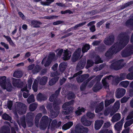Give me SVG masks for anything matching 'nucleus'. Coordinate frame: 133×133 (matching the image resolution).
I'll use <instances>...</instances> for the list:
<instances>
[{
	"label": "nucleus",
	"mask_w": 133,
	"mask_h": 133,
	"mask_svg": "<svg viewBox=\"0 0 133 133\" xmlns=\"http://www.w3.org/2000/svg\"><path fill=\"white\" fill-rule=\"evenodd\" d=\"M129 41V38L125 39L124 37H121L119 43H118L114 45L106 53L105 56L109 57L120 51L128 43Z\"/></svg>",
	"instance_id": "f257e3e1"
},
{
	"label": "nucleus",
	"mask_w": 133,
	"mask_h": 133,
	"mask_svg": "<svg viewBox=\"0 0 133 133\" xmlns=\"http://www.w3.org/2000/svg\"><path fill=\"white\" fill-rule=\"evenodd\" d=\"M6 77L5 76L0 77V85L4 89H6L7 91H10L12 89V86L10 83H6Z\"/></svg>",
	"instance_id": "f03ea898"
},
{
	"label": "nucleus",
	"mask_w": 133,
	"mask_h": 133,
	"mask_svg": "<svg viewBox=\"0 0 133 133\" xmlns=\"http://www.w3.org/2000/svg\"><path fill=\"white\" fill-rule=\"evenodd\" d=\"M55 56V54L52 53L50 54L48 58L46 57L44 58L41 62L42 64H44L45 67L48 66L50 64L52 60H53Z\"/></svg>",
	"instance_id": "7ed1b4c3"
},
{
	"label": "nucleus",
	"mask_w": 133,
	"mask_h": 133,
	"mask_svg": "<svg viewBox=\"0 0 133 133\" xmlns=\"http://www.w3.org/2000/svg\"><path fill=\"white\" fill-rule=\"evenodd\" d=\"M74 103L73 101H72L69 102H66L63 104L62 106V108L64 109L63 111L64 114L66 115L69 114L72 110H69V106L72 105Z\"/></svg>",
	"instance_id": "20e7f679"
},
{
	"label": "nucleus",
	"mask_w": 133,
	"mask_h": 133,
	"mask_svg": "<svg viewBox=\"0 0 133 133\" xmlns=\"http://www.w3.org/2000/svg\"><path fill=\"white\" fill-rule=\"evenodd\" d=\"M17 109L19 114H23L26 112V107L25 104L19 103L17 106Z\"/></svg>",
	"instance_id": "39448f33"
},
{
	"label": "nucleus",
	"mask_w": 133,
	"mask_h": 133,
	"mask_svg": "<svg viewBox=\"0 0 133 133\" xmlns=\"http://www.w3.org/2000/svg\"><path fill=\"white\" fill-rule=\"evenodd\" d=\"M111 125L110 122H107L104 124V125L102 129L98 133H113L111 130H108L106 129L109 127Z\"/></svg>",
	"instance_id": "423d86ee"
},
{
	"label": "nucleus",
	"mask_w": 133,
	"mask_h": 133,
	"mask_svg": "<svg viewBox=\"0 0 133 133\" xmlns=\"http://www.w3.org/2000/svg\"><path fill=\"white\" fill-rule=\"evenodd\" d=\"M133 50V47L130 46L128 48L124 50L122 52V55L123 57H126L133 54L132 52Z\"/></svg>",
	"instance_id": "0eeeda50"
},
{
	"label": "nucleus",
	"mask_w": 133,
	"mask_h": 133,
	"mask_svg": "<svg viewBox=\"0 0 133 133\" xmlns=\"http://www.w3.org/2000/svg\"><path fill=\"white\" fill-rule=\"evenodd\" d=\"M42 120L43 123H42L41 125L40 128L42 130H44L46 128L48 125V121L49 119L48 116H45L43 117Z\"/></svg>",
	"instance_id": "6e6552de"
},
{
	"label": "nucleus",
	"mask_w": 133,
	"mask_h": 133,
	"mask_svg": "<svg viewBox=\"0 0 133 133\" xmlns=\"http://www.w3.org/2000/svg\"><path fill=\"white\" fill-rule=\"evenodd\" d=\"M81 49L78 48L74 53L72 58V60L73 62H75L80 58Z\"/></svg>",
	"instance_id": "1a4fd4ad"
},
{
	"label": "nucleus",
	"mask_w": 133,
	"mask_h": 133,
	"mask_svg": "<svg viewBox=\"0 0 133 133\" xmlns=\"http://www.w3.org/2000/svg\"><path fill=\"white\" fill-rule=\"evenodd\" d=\"M125 92L126 90L124 89H119L116 92V97L117 98H120L124 95Z\"/></svg>",
	"instance_id": "9d476101"
},
{
	"label": "nucleus",
	"mask_w": 133,
	"mask_h": 133,
	"mask_svg": "<svg viewBox=\"0 0 133 133\" xmlns=\"http://www.w3.org/2000/svg\"><path fill=\"white\" fill-rule=\"evenodd\" d=\"M114 37L112 36H109L106 37L104 40V43L106 45H111L113 42Z\"/></svg>",
	"instance_id": "9b49d317"
},
{
	"label": "nucleus",
	"mask_w": 133,
	"mask_h": 133,
	"mask_svg": "<svg viewBox=\"0 0 133 133\" xmlns=\"http://www.w3.org/2000/svg\"><path fill=\"white\" fill-rule=\"evenodd\" d=\"M124 121V118H123L120 121L118 122L115 124L114 126V127L116 130L119 131L122 130Z\"/></svg>",
	"instance_id": "f8f14e48"
},
{
	"label": "nucleus",
	"mask_w": 133,
	"mask_h": 133,
	"mask_svg": "<svg viewBox=\"0 0 133 133\" xmlns=\"http://www.w3.org/2000/svg\"><path fill=\"white\" fill-rule=\"evenodd\" d=\"M112 78V77L110 76L106 77L102 80V83L105 88L108 90L109 89V84L107 82L109 80Z\"/></svg>",
	"instance_id": "ddd939ff"
},
{
	"label": "nucleus",
	"mask_w": 133,
	"mask_h": 133,
	"mask_svg": "<svg viewBox=\"0 0 133 133\" xmlns=\"http://www.w3.org/2000/svg\"><path fill=\"white\" fill-rule=\"evenodd\" d=\"M64 54L63 58L64 60H66L69 59L71 56V52L68 51L67 49L64 50Z\"/></svg>",
	"instance_id": "4468645a"
},
{
	"label": "nucleus",
	"mask_w": 133,
	"mask_h": 133,
	"mask_svg": "<svg viewBox=\"0 0 133 133\" xmlns=\"http://www.w3.org/2000/svg\"><path fill=\"white\" fill-rule=\"evenodd\" d=\"M33 78H30L28 81V83L27 87L23 88L21 90L22 91H25L28 92V90L31 89V85L32 82Z\"/></svg>",
	"instance_id": "2eb2a0df"
},
{
	"label": "nucleus",
	"mask_w": 133,
	"mask_h": 133,
	"mask_svg": "<svg viewBox=\"0 0 133 133\" xmlns=\"http://www.w3.org/2000/svg\"><path fill=\"white\" fill-rule=\"evenodd\" d=\"M103 121L102 120H97L95 121V128L96 130H99L101 127L103 123Z\"/></svg>",
	"instance_id": "dca6fc26"
},
{
	"label": "nucleus",
	"mask_w": 133,
	"mask_h": 133,
	"mask_svg": "<svg viewBox=\"0 0 133 133\" xmlns=\"http://www.w3.org/2000/svg\"><path fill=\"white\" fill-rule=\"evenodd\" d=\"M13 85L15 87H21V82L19 79L14 78L12 82Z\"/></svg>",
	"instance_id": "f3484780"
},
{
	"label": "nucleus",
	"mask_w": 133,
	"mask_h": 133,
	"mask_svg": "<svg viewBox=\"0 0 133 133\" xmlns=\"http://www.w3.org/2000/svg\"><path fill=\"white\" fill-rule=\"evenodd\" d=\"M123 62V60H121L116 62L115 63L113 64H112V65H114L115 64H116V66L118 67L117 68H115V69L117 70L121 69L124 65Z\"/></svg>",
	"instance_id": "a211bd4d"
},
{
	"label": "nucleus",
	"mask_w": 133,
	"mask_h": 133,
	"mask_svg": "<svg viewBox=\"0 0 133 133\" xmlns=\"http://www.w3.org/2000/svg\"><path fill=\"white\" fill-rule=\"evenodd\" d=\"M121 115L119 113H117L115 114L112 117L111 119V121L114 123L118 121L121 118Z\"/></svg>",
	"instance_id": "6ab92c4d"
},
{
	"label": "nucleus",
	"mask_w": 133,
	"mask_h": 133,
	"mask_svg": "<svg viewBox=\"0 0 133 133\" xmlns=\"http://www.w3.org/2000/svg\"><path fill=\"white\" fill-rule=\"evenodd\" d=\"M81 121L83 125L86 126H90L91 124V122L90 121H87L86 119L84 116L81 118Z\"/></svg>",
	"instance_id": "aec40b11"
},
{
	"label": "nucleus",
	"mask_w": 133,
	"mask_h": 133,
	"mask_svg": "<svg viewBox=\"0 0 133 133\" xmlns=\"http://www.w3.org/2000/svg\"><path fill=\"white\" fill-rule=\"evenodd\" d=\"M72 122H69L64 124L62 127V128L64 130H66L70 128L73 125Z\"/></svg>",
	"instance_id": "412c9836"
},
{
	"label": "nucleus",
	"mask_w": 133,
	"mask_h": 133,
	"mask_svg": "<svg viewBox=\"0 0 133 133\" xmlns=\"http://www.w3.org/2000/svg\"><path fill=\"white\" fill-rule=\"evenodd\" d=\"M57 108V110L55 111V112L51 111V116L52 118H55L57 116L59 113V107L57 106L56 107Z\"/></svg>",
	"instance_id": "4be33fe9"
},
{
	"label": "nucleus",
	"mask_w": 133,
	"mask_h": 133,
	"mask_svg": "<svg viewBox=\"0 0 133 133\" xmlns=\"http://www.w3.org/2000/svg\"><path fill=\"white\" fill-rule=\"evenodd\" d=\"M23 72L21 70L16 71L14 73L13 76L15 77L20 78L22 77Z\"/></svg>",
	"instance_id": "5701e85b"
},
{
	"label": "nucleus",
	"mask_w": 133,
	"mask_h": 133,
	"mask_svg": "<svg viewBox=\"0 0 133 133\" xmlns=\"http://www.w3.org/2000/svg\"><path fill=\"white\" fill-rule=\"evenodd\" d=\"M103 102H101L99 105L96 108L95 112L96 113H98L101 111L103 109Z\"/></svg>",
	"instance_id": "b1692460"
},
{
	"label": "nucleus",
	"mask_w": 133,
	"mask_h": 133,
	"mask_svg": "<svg viewBox=\"0 0 133 133\" xmlns=\"http://www.w3.org/2000/svg\"><path fill=\"white\" fill-rule=\"evenodd\" d=\"M89 77V75L88 74H86L83 75L82 76H79V78H77V80L78 82H82L84 79H85Z\"/></svg>",
	"instance_id": "393cba45"
},
{
	"label": "nucleus",
	"mask_w": 133,
	"mask_h": 133,
	"mask_svg": "<svg viewBox=\"0 0 133 133\" xmlns=\"http://www.w3.org/2000/svg\"><path fill=\"white\" fill-rule=\"evenodd\" d=\"M66 66V63L65 62H63L61 63L59 65V68L60 70L62 72L64 71Z\"/></svg>",
	"instance_id": "a878e982"
},
{
	"label": "nucleus",
	"mask_w": 133,
	"mask_h": 133,
	"mask_svg": "<svg viewBox=\"0 0 133 133\" xmlns=\"http://www.w3.org/2000/svg\"><path fill=\"white\" fill-rule=\"evenodd\" d=\"M48 80V78L47 77H44L41 78L40 82V84L41 85H45Z\"/></svg>",
	"instance_id": "bb28decb"
},
{
	"label": "nucleus",
	"mask_w": 133,
	"mask_h": 133,
	"mask_svg": "<svg viewBox=\"0 0 133 133\" xmlns=\"http://www.w3.org/2000/svg\"><path fill=\"white\" fill-rule=\"evenodd\" d=\"M3 36L6 39V40L8 41L10 45L14 46V43L9 36H6L5 35H4Z\"/></svg>",
	"instance_id": "cd10ccee"
},
{
	"label": "nucleus",
	"mask_w": 133,
	"mask_h": 133,
	"mask_svg": "<svg viewBox=\"0 0 133 133\" xmlns=\"http://www.w3.org/2000/svg\"><path fill=\"white\" fill-rule=\"evenodd\" d=\"M58 77H56L51 79L49 82V85H53L56 83L57 81H58Z\"/></svg>",
	"instance_id": "c85d7f7f"
},
{
	"label": "nucleus",
	"mask_w": 133,
	"mask_h": 133,
	"mask_svg": "<svg viewBox=\"0 0 133 133\" xmlns=\"http://www.w3.org/2000/svg\"><path fill=\"white\" fill-rule=\"evenodd\" d=\"M60 89L57 90L55 92V95H51L49 98V100L50 101H53L54 99L55 98L58 94L59 92Z\"/></svg>",
	"instance_id": "c756f323"
},
{
	"label": "nucleus",
	"mask_w": 133,
	"mask_h": 133,
	"mask_svg": "<svg viewBox=\"0 0 133 133\" xmlns=\"http://www.w3.org/2000/svg\"><path fill=\"white\" fill-rule=\"evenodd\" d=\"M90 48V46L88 44L85 45L82 49V51L83 53L86 52Z\"/></svg>",
	"instance_id": "7c9ffc66"
},
{
	"label": "nucleus",
	"mask_w": 133,
	"mask_h": 133,
	"mask_svg": "<svg viewBox=\"0 0 133 133\" xmlns=\"http://www.w3.org/2000/svg\"><path fill=\"white\" fill-rule=\"evenodd\" d=\"M115 101L114 99H111L110 100H106L105 101V105L106 107H107L110 104L114 102Z\"/></svg>",
	"instance_id": "2f4dec72"
},
{
	"label": "nucleus",
	"mask_w": 133,
	"mask_h": 133,
	"mask_svg": "<svg viewBox=\"0 0 133 133\" xmlns=\"http://www.w3.org/2000/svg\"><path fill=\"white\" fill-rule=\"evenodd\" d=\"M31 24L35 27H38L39 25L41 24V23L38 21H34L32 22Z\"/></svg>",
	"instance_id": "473e14b6"
},
{
	"label": "nucleus",
	"mask_w": 133,
	"mask_h": 133,
	"mask_svg": "<svg viewBox=\"0 0 133 133\" xmlns=\"http://www.w3.org/2000/svg\"><path fill=\"white\" fill-rule=\"evenodd\" d=\"M38 83V81L35 80L34 81L32 86V89L35 92L37 90V83Z\"/></svg>",
	"instance_id": "72a5a7b5"
},
{
	"label": "nucleus",
	"mask_w": 133,
	"mask_h": 133,
	"mask_svg": "<svg viewBox=\"0 0 133 133\" xmlns=\"http://www.w3.org/2000/svg\"><path fill=\"white\" fill-rule=\"evenodd\" d=\"M133 123V119L127 121L125 123L124 127L125 128L130 126Z\"/></svg>",
	"instance_id": "f704fd0d"
},
{
	"label": "nucleus",
	"mask_w": 133,
	"mask_h": 133,
	"mask_svg": "<svg viewBox=\"0 0 133 133\" xmlns=\"http://www.w3.org/2000/svg\"><path fill=\"white\" fill-rule=\"evenodd\" d=\"M85 63L86 62L85 61H84L82 62H80L78 63L77 65V68L79 67L80 69H82L84 66Z\"/></svg>",
	"instance_id": "c9c22d12"
},
{
	"label": "nucleus",
	"mask_w": 133,
	"mask_h": 133,
	"mask_svg": "<svg viewBox=\"0 0 133 133\" xmlns=\"http://www.w3.org/2000/svg\"><path fill=\"white\" fill-rule=\"evenodd\" d=\"M37 105L36 103H33L31 104L29 107V109L31 111L34 110L37 107Z\"/></svg>",
	"instance_id": "e433bc0d"
},
{
	"label": "nucleus",
	"mask_w": 133,
	"mask_h": 133,
	"mask_svg": "<svg viewBox=\"0 0 133 133\" xmlns=\"http://www.w3.org/2000/svg\"><path fill=\"white\" fill-rule=\"evenodd\" d=\"M47 2H41V4L44 5H48L49 4L51 3L52 2H54V0H46Z\"/></svg>",
	"instance_id": "4c0bfd02"
},
{
	"label": "nucleus",
	"mask_w": 133,
	"mask_h": 133,
	"mask_svg": "<svg viewBox=\"0 0 133 133\" xmlns=\"http://www.w3.org/2000/svg\"><path fill=\"white\" fill-rule=\"evenodd\" d=\"M85 110L83 108H80V107L78 108V110L75 112L76 114L77 115H78L81 114V112H84Z\"/></svg>",
	"instance_id": "58836bf2"
},
{
	"label": "nucleus",
	"mask_w": 133,
	"mask_h": 133,
	"mask_svg": "<svg viewBox=\"0 0 133 133\" xmlns=\"http://www.w3.org/2000/svg\"><path fill=\"white\" fill-rule=\"evenodd\" d=\"M27 101L29 103L33 102L35 101L34 96L33 95H31L27 99Z\"/></svg>",
	"instance_id": "ea45409f"
},
{
	"label": "nucleus",
	"mask_w": 133,
	"mask_h": 133,
	"mask_svg": "<svg viewBox=\"0 0 133 133\" xmlns=\"http://www.w3.org/2000/svg\"><path fill=\"white\" fill-rule=\"evenodd\" d=\"M129 83L128 81H124L121 82L119 84L121 85L124 87H127Z\"/></svg>",
	"instance_id": "a19ab883"
},
{
	"label": "nucleus",
	"mask_w": 133,
	"mask_h": 133,
	"mask_svg": "<svg viewBox=\"0 0 133 133\" xmlns=\"http://www.w3.org/2000/svg\"><path fill=\"white\" fill-rule=\"evenodd\" d=\"M94 64V63L92 61L90 60H88L87 62V65L86 66V68L87 69L89 67L92 66L93 64Z\"/></svg>",
	"instance_id": "79ce46f5"
},
{
	"label": "nucleus",
	"mask_w": 133,
	"mask_h": 133,
	"mask_svg": "<svg viewBox=\"0 0 133 133\" xmlns=\"http://www.w3.org/2000/svg\"><path fill=\"white\" fill-rule=\"evenodd\" d=\"M3 118L5 120H10L11 117L7 114H4L2 116Z\"/></svg>",
	"instance_id": "37998d69"
},
{
	"label": "nucleus",
	"mask_w": 133,
	"mask_h": 133,
	"mask_svg": "<svg viewBox=\"0 0 133 133\" xmlns=\"http://www.w3.org/2000/svg\"><path fill=\"white\" fill-rule=\"evenodd\" d=\"M63 49L58 50L56 51L57 56L58 57H60L63 52Z\"/></svg>",
	"instance_id": "c03bdc74"
},
{
	"label": "nucleus",
	"mask_w": 133,
	"mask_h": 133,
	"mask_svg": "<svg viewBox=\"0 0 133 133\" xmlns=\"http://www.w3.org/2000/svg\"><path fill=\"white\" fill-rule=\"evenodd\" d=\"M37 99L38 100L41 101L44 100L43 96V95L40 93L38 94L37 96Z\"/></svg>",
	"instance_id": "a18cd8bd"
},
{
	"label": "nucleus",
	"mask_w": 133,
	"mask_h": 133,
	"mask_svg": "<svg viewBox=\"0 0 133 133\" xmlns=\"http://www.w3.org/2000/svg\"><path fill=\"white\" fill-rule=\"evenodd\" d=\"M42 116V114L41 113L38 114L36 116L35 119V122L36 124L37 123H38L39 119Z\"/></svg>",
	"instance_id": "49530a36"
},
{
	"label": "nucleus",
	"mask_w": 133,
	"mask_h": 133,
	"mask_svg": "<svg viewBox=\"0 0 133 133\" xmlns=\"http://www.w3.org/2000/svg\"><path fill=\"white\" fill-rule=\"evenodd\" d=\"M114 107L116 110H117L119 108L120 103L119 101H117L114 104Z\"/></svg>",
	"instance_id": "de8ad7c7"
},
{
	"label": "nucleus",
	"mask_w": 133,
	"mask_h": 133,
	"mask_svg": "<svg viewBox=\"0 0 133 133\" xmlns=\"http://www.w3.org/2000/svg\"><path fill=\"white\" fill-rule=\"evenodd\" d=\"M40 70V69L39 66L38 65H37L36 66L33 71V72L34 74L37 73Z\"/></svg>",
	"instance_id": "09e8293b"
},
{
	"label": "nucleus",
	"mask_w": 133,
	"mask_h": 133,
	"mask_svg": "<svg viewBox=\"0 0 133 133\" xmlns=\"http://www.w3.org/2000/svg\"><path fill=\"white\" fill-rule=\"evenodd\" d=\"M103 61L101 60V58L98 56H97L95 60V63L96 64H98L103 62Z\"/></svg>",
	"instance_id": "8fccbe9b"
},
{
	"label": "nucleus",
	"mask_w": 133,
	"mask_h": 133,
	"mask_svg": "<svg viewBox=\"0 0 133 133\" xmlns=\"http://www.w3.org/2000/svg\"><path fill=\"white\" fill-rule=\"evenodd\" d=\"M88 117L90 118H92L95 116L94 114L91 112H88L87 114Z\"/></svg>",
	"instance_id": "3c124183"
},
{
	"label": "nucleus",
	"mask_w": 133,
	"mask_h": 133,
	"mask_svg": "<svg viewBox=\"0 0 133 133\" xmlns=\"http://www.w3.org/2000/svg\"><path fill=\"white\" fill-rule=\"evenodd\" d=\"M128 79L130 80L133 79V73H130L127 76Z\"/></svg>",
	"instance_id": "603ef678"
},
{
	"label": "nucleus",
	"mask_w": 133,
	"mask_h": 133,
	"mask_svg": "<svg viewBox=\"0 0 133 133\" xmlns=\"http://www.w3.org/2000/svg\"><path fill=\"white\" fill-rule=\"evenodd\" d=\"M126 24L127 25L129 24L133 25V18L128 20L126 22Z\"/></svg>",
	"instance_id": "864d4df0"
},
{
	"label": "nucleus",
	"mask_w": 133,
	"mask_h": 133,
	"mask_svg": "<svg viewBox=\"0 0 133 133\" xmlns=\"http://www.w3.org/2000/svg\"><path fill=\"white\" fill-rule=\"evenodd\" d=\"M133 118V111L131 112L127 116L126 120H128Z\"/></svg>",
	"instance_id": "5fc2aeb1"
},
{
	"label": "nucleus",
	"mask_w": 133,
	"mask_h": 133,
	"mask_svg": "<svg viewBox=\"0 0 133 133\" xmlns=\"http://www.w3.org/2000/svg\"><path fill=\"white\" fill-rule=\"evenodd\" d=\"M110 111V109H106L104 112V115L106 116L108 115L109 114Z\"/></svg>",
	"instance_id": "6e6d98bb"
},
{
	"label": "nucleus",
	"mask_w": 133,
	"mask_h": 133,
	"mask_svg": "<svg viewBox=\"0 0 133 133\" xmlns=\"http://www.w3.org/2000/svg\"><path fill=\"white\" fill-rule=\"evenodd\" d=\"M1 44L6 49H8L9 48L8 45L5 44V43L2 42L1 43Z\"/></svg>",
	"instance_id": "4d7b16f0"
},
{
	"label": "nucleus",
	"mask_w": 133,
	"mask_h": 133,
	"mask_svg": "<svg viewBox=\"0 0 133 133\" xmlns=\"http://www.w3.org/2000/svg\"><path fill=\"white\" fill-rule=\"evenodd\" d=\"M12 105V102L11 101H10L8 102V108L10 110L11 109V107Z\"/></svg>",
	"instance_id": "13d9d810"
},
{
	"label": "nucleus",
	"mask_w": 133,
	"mask_h": 133,
	"mask_svg": "<svg viewBox=\"0 0 133 133\" xmlns=\"http://www.w3.org/2000/svg\"><path fill=\"white\" fill-rule=\"evenodd\" d=\"M61 13L62 14H65L66 13H68L69 14H70L72 13V11L69 10H66L64 11H62Z\"/></svg>",
	"instance_id": "bf43d9fd"
},
{
	"label": "nucleus",
	"mask_w": 133,
	"mask_h": 133,
	"mask_svg": "<svg viewBox=\"0 0 133 133\" xmlns=\"http://www.w3.org/2000/svg\"><path fill=\"white\" fill-rule=\"evenodd\" d=\"M18 14L21 18L23 19H25V17L24 15L21 12H18Z\"/></svg>",
	"instance_id": "052dcab7"
},
{
	"label": "nucleus",
	"mask_w": 133,
	"mask_h": 133,
	"mask_svg": "<svg viewBox=\"0 0 133 133\" xmlns=\"http://www.w3.org/2000/svg\"><path fill=\"white\" fill-rule=\"evenodd\" d=\"M128 99L127 97H124L121 100V102L122 103L126 102Z\"/></svg>",
	"instance_id": "680f3d73"
},
{
	"label": "nucleus",
	"mask_w": 133,
	"mask_h": 133,
	"mask_svg": "<svg viewBox=\"0 0 133 133\" xmlns=\"http://www.w3.org/2000/svg\"><path fill=\"white\" fill-rule=\"evenodd\" d=\"M68 96L70 97H69V98H74L75 97V95L73 93L69 94Z\"/></svg>",
	"instance_id": "e2e57ef3"
},
{
	"label": "nucleus",
	"mask_w": 133,
	"mask_h": 133,
	"mask_svg": "<svg viewBox=\"0 0 133 133\" xmlns=\"http://www.w3.org/2000/svg\"><path fill=\"white\" fill-rule=\"evenodd\" d=\"M58 65L57 64H55L52 68V69L54 70H55L56 69L58 66Z\"/></svg>",
	"instance_id": "0e129e2a"
},
{
	"label": "nucleus",
	"mask_w": 133,
	"mask_h": 133,
	"mask_svg": "<svg viewBox=\"0 0 133 133\" xmlns=\"http://www.w3.org/2000/svg\"><path fill=\"white\" fill-rule=\"evenodd\" d=\"M100 43V42L98 41H94L92 43V44L94 45H98Z\"/></svg>",
	"instance_id": "69168bd1"
},
{
	"label": "nucleus",
	"mask_w": 133,
	"mask_h": 133,
	"mask_svg": "<svg viewBox=\"0 0 133 133\" xmlns=\"http://www.w3.org/2000/svg\"><path fill=\"white\" fill-rule=\"evenodd\" d=\"M103 75H101L98 76L96 77V79L98 81H100L101 78L102 77Z\"/></svg>",
	"instance_id": "338daca9"
},
{
	"label": "nucleus",
	"mask_w": 133,
	"mask_h": 133,
	"mask_svg": "<svg viewBox=\"0 0 133 133\" xmlns=\"http://www.w3.org/2000/svg\"><path fill=\"white\" fill-rule=\"evenodd\" d=\"M62 23L60 21H58L55 22H54L53 23V24L55 25H58L59 24L61 23Z\"/></svg>",
	"instance_id": "774afa93"
}]
</instances>
